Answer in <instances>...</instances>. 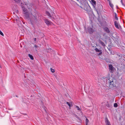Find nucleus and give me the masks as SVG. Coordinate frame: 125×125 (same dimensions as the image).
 <instances>
[{
	"label": "nucleus",
	"mask_w": 125,
	"mask_h": 125,
	"mask_svg": "<svg viewBox=\"0 0 125 125\" xmlns=\"http://www.w3.org/2000/svg\"><path fill=\"white\" fill-rule=\"evenodd\" d=\"M101 82L106 84L107 86L109 89L113 90L116 87L115 84V80L112 77H103L101 78Z\"/></svg>",
	"instance_id": "obj_1"
},
{
	"label": "nucleus",
	"mask_w": 125,
	"mask_h": 125,
	"mask_svg": "<svg viewBox=\"0 0 125 125\" xmlns=\"http://www.w3.org/2000/svg\"><path fill=\"white\" fill-rule=\"evenodd\" d=\"M30 21L32 25L36 24L38 21L37 16L36 15H33L31 14L29 18Z\"/></svg>",
	"instance_id": "obj_2"
},
{
	"label": "nucleus",
	"mask_w": 125,
	"mask_h": 125,
	"mask_svg": "<svg viewBox=\"0 0 125 125\" xmlns=\"http://www.w3.org/2000/svg\"><path fill=\"white\" fill-rule=\"evenodd\" d=\"M21 4L25 5H26L28 9L30 8L32 6V4L28 3V2H22Z\"/></svg>",
	"instance_id": "obj_3"
},
{
	"label": "nucleus",
	"mask_w": 125,
	"mask_h": 125,
	"mask_svg": "<svg viewBox=\"0 0 125 125\" xmlns=\"http://www.w3.org/2000/svg\"><path fill=\"white\" fill-rule=\"evenodd\" d=\"M24 14V16L25 18L28 20L29 19L30 17H29L30 15L29 13L28 12H27Z\"/></svg>",
	"instance_id": "obj_4"
},
{
	"label": "nucleus",
	"mask_w": 125,
	"mask_h": 125,
	"mask_svg": "<svg viewBox=\"0 0 125 125\" xmlns=\"http://www.w3.org/2000/svg\"><path fill=\"white\" fill-rule=\"evenodd\" d=\"M88 32L90 33H92L94 32V30L91 27H89L88 28Z\"/></svg>",
	"instance_id": "obj_5"
},
{
	"label": "nucleus",
	"mask_w": 125,
	"mask_h": 125,
	"mask_svg": "<svg viewBox=\"0 0 125 125\" xmlns=\"http://www.w3.org/2000/svg\"><path fill=\"white\" fill-rule=\"evenodd\" d=\"M105 123L106 125H111L110 122L107 118H105Z\"/></svg>",
	"instance_id": "obj_6"
},
{
	"label": "nucleus",
	"mask_w": 125,
	"mask_h": 125,
	"mask_svg": "<svg viewBox=\"0 0 125 125\" xmlns=\"http://www.w3.org/2000/svg\"><path fill=\"white\" fill-rule=\"evenodd\" d=\"M44 21L45 22L47 25H49L51 24V22L48 21L47 19H45Z\"/></svg>",
	"instance_id": "obj_7"
},
{
	"label": "nucleus",
	"mask_w": 125,
	"mask_h": 125,
	"mask_svg": "<svg viewBox=\"0 0 125 125\" xmlns=\"http://www.w3.org/2000/svg\"><path fill=\"white\" fill-rule=\"evenodd\" d=\"M106 105L108 107L111 108L112 106V104L111 103H110L107 102L106 104Z\"/></svg>",
	"instance_id": "obj_8"
},
{
	"label": "nucleus",
	"mask_w": 125,
	"mask_h": 125,
	"mask_svg": "<svg viewBox=\"0 0 125 125\" xmlns=\"http://www.w3.org/2000/svg\"><path fill=\"white\" fill-rule=\"evenodd\" d=\"M99 43L102 46H105V45L103 42L101 40H99L98 41Z\"/></svg>",
	"instance_id": "obj_9"
},
{
	"label": "nucleus",
	"mask_w": 125,
	"mask_h": 125,
	"mask_svg": "<svg viewBox=\"0 0 125 125\" xmlns=\"http://www.w3.org/2000/svg\"><path fill=\"white\" fill-rule=\"evenodd\" d=\"M21 7L22 9L23 10V11L24 13L27 12L26 9L25 8L24 6H23L22 5Z\"/></svg>",
	"instance_id": "obj_10"
},
{
	"label": "nucleus",
	"mask_w": 125,
	"mask_h": 125,
	"mask_svg": "<svg viewBox=\"0 0 125 125\" xmlns=\"http://www.w3.org/2000/svg\"><path fill=\"white\" fill-rule=\"evenodd\" d=\"M116 58L118 59H120L122 57V55L121 54H117L116 56Z\"/></svg>",
	"instance_id": "obj_11"
},
{
	"label": "nucleus",
	"mask_w": 125,
	"mask_h": 125,
	"mask_svg": "<svg viewBox=\"0 0 125 125\" xmlns=\"http://www.w3.org/2000/svg\"><path fill=\"white\" fill-rule=\"evenodd\" d=\"M104 30L106 32L108 33H109L110 32V31L109 30V29L108 28H105L104 29Z\"/></svg>",
	"instance_id": "obj_12"
},
{
	"label": "nucleus",
	"mask_w": 125,
	"mask_h": 125,
	"mask_svg": "<svg viewBox=\"0 0 125 125\" xmlns=\"http://www.w3.org/2000/svg\"><path fill=\"white\" fill-rule=\"evenodd\" d=\"M115 26L117 28H118V24L116 21H115Z\"/></svg>",
	"instance_id": "obj_13"
},
{
	"label": "nucleus",
	"mask_w": 125,
	"mask_h": 125,
	"mask_svg": "<svg viewBox=\"0 0 125 125\" xmlns=\"http://www.w3.org/2000/svg\"><path fill=\"white\" fill-rule=\"evenodd\" d=\"M109 69L111 71L113 70V66L111 64H110L109 66Z\"/></svg>",
	"instance_id": "obj_14"
},
{
	"label": "nucleus",
	"mask_w": 125,
	"mask_h": 125,
	"mask_svg": "<svg viewBox=\"0 0 125 125\" xmlns=\"http://www.w3.org/2000/svg\"><path fill=\"white\" fill-rule=\"evenodd\" d=\"M47 52H52V50L51 48H49L47 49Z\"/></svg>",
	"instance_id": "obj_15"
},
{
	"label": "nucleus",
	"mask_w": 125,
	"mask_h": 125,
	"mask_svg": "<svg viewBox=\"0 0 125 125\" xmlns=\"http://www.w3.org/2000/svg\"><path fill=\"white\" fill-rule=\"evenodd\" d=\"M28 56H29V57H30V58L31 60H33L34 58H33V56L32 55H31L30 54H28Z\"/></svg>",
	"instance_id": "obj_16"
},
{
	"label": "nucleus",
	"mask_w": 125,
	"mask_h": 125,
	"mask_svg": "<svg viewBox=\"0 0 125 125\" xmlns=\"http://www.w3.org/2000/svg\"><path fill=\"white\" fill-rule=\"evenodd\" d=\"M91 2L92 4L94 5H95L96 4V1L94 0H92Z\"/></svg>",
	"instance_id": "obj_17"
},
{
	"label": "nucleus",
	"mask_w": 125,
	"mask_h": 125,
	"mask_svg": "<svg viewBox=\"0 0 125 125\" xmlns=\"http://www.w3.org/2000/svg\"><path fill=\"white\" fill-rule=\"evenodd\" d=\"M46 14H47V15L49 16V17H51V16L50 13L48 11H46Z\"/></svg>",
	"instance_id": "obj_18"
},
{
	"label": "nucleus",
	"mask_w": 125,
	"mask_h": 125,
	"mask_svg": "<svg viewBox=\"0 0 125 125\" xmlns=\"http://www.w3.org/2000/svg\"><path fill=\"white\" fill-rule=\"evenodd\" d=\"M86 125H87L88 123L89 122V121L88 119L86 118Z\"/></svg>",
	"instance_id": "obj_19"
},
{
	"label": "nucleus",
	"mask_w": 125,
	"mask_h": 125,
	"mask_svg": "<svg viewBox=\"0 0 125 125\" xmlns=\"http://www.w3.org/2000/svg\"><path fill=\"white\" fill-rule=\"evenodd\" d=\"M75 107L79 111L81 110L79 108V107L77 105H75Z\"/></svg>",
	"instance_id": "obj_20"
},
{
	"label": "nucleus",
	"mask_w": 125,
	"mask_h": 125,
	"mask_svg": "<svg viewBox=\"0 0 125 125\" xmlns=\"http://www.w3.org/2000/svg\"><path fill=\"white\" fill-rule=\"evenodd\" d=\"M109 2L110 6L112 8H113V4L111 3L110 1H109Z\"/></svg>",
	"instance_id": "obj_21"
},
{
	"label": "nucleus",
	"mask_w": 125,
	"mask_h": 125,
	"mask_svg": "<svg viewBox=\"0 0 125 125\" xmlns=\"http://www.w3.org/2000/svg\"><path fill=\"white\" fill-rule=\"evenodd\" d=\"M95 50L96 52H100L101 51L99 50L97 48H96L95 49Z\"/></svg>",
	"instance_id": "obj_22"
},
{
	"label": "nucleus",
	"mask_w": 125,
	"mask_h": 125,
	"mask_svg": "<svg viewBox=\"0 0 125 125\" xmlns=\"http://www.w3.org/2000/svg\"><path fill=\"white\" fill-rule=\"evenodd\" d=\"M114 106L115 107H116L118 106V104L116 103H115L114 104Z\"/></svg>",
	"instance_id": "obj_23"
},
{
	"label": "nucleus",
	"mask_w": 125,
	"mask_h": 125,
	"mask_svg": "<svg viewBox=\"0 0 125 125\" xmlns=\"http://www.w3.org/2000/svg\"><path fill=\"white\" fill-rule=\"evenodd\" d=\"M15 2L19 3L20 1L21 0H13Z\"/></svg>",
	"instance_id": "obj_24"
},
{
	"label": "nucleus",
	"mask_w": 125,
	"mask_h": 125,
	"mask_svg": "<svg viewBox=\"0 0 125 125\" xmlns=\"http://www.w3.org/2000/svg\"><path fill=\"white\" fill-rule=\"evenodd\" d=\"M66 103H67V104H68V106L70 108V107H71V105L69 103V102H66Z\"/></svg>",
	"instance_id": "obj_25"
},
{
	"label": "nucleus",
	"mask_w": 125,
	"mask_h": 125,
	"mask_svg": "<svg viewBox=\"0 0 125 125\" xmlns=\"http://www.w3.org/2000/svg\"><path fill=\"white\" fill-rule=\"evenodd\" d=\"M51 71L52 72V73H53L55 71V70L54 69H52L51 68Z\"/></svg>",
	"instance_id": "obj_26"
},
{
	"label": "nucleus",
	"mask_w": 125,
	"mask_h": 125,
	"mask_svg": "<svg viewBox=\"0 0 125 125\" xmlns=\"http://www.w3.org/2000/svg\"><path fill=\"white\" fill-rule=\"evenodd\" d=\"M115 18L116 20H118V18L117 17L116 14V13H115Z\"/></svg>",
	"instance_id": "obj_27"
},
{
	"label": "nucleus",
	"mask_w": 125,
	"mask_h": 125,
	"mask_svg": "<svg viewBox=\"0 0 125 125\" xmlns=\"http://www.w3.org/2000/svg\"><path fill=\"white\" fill-rule=\"evenodd\" d=\"M0 34L3 36H4L3 34L0 30Z\"/></svg>",
	"instance_id": "obj_28"
},
{
	"label": "nucleus",
	"mask_w": 125,
	"mask_h": 125,
	"mask_svg": "<svg viewBox=\"0 0 125 125\" xmlns=\"http://www.w3.org/2000/svg\"><path fill=\"white\" fill-rule=\"evenodd\" d=\"M42 107L43 108H44V110H45V111L46 112V109H45V108H46L44 106H42Z\"/></svg>",
	"instance_id": "obj_29"
},
{
	"label": "nucleus",
	"mask_w": 125,
	"mask_h": 125,
	"mask_svg": "<svg viewBox=\"0 0 125 125\" xmlns=\"http://www.w3.org/2000/svg\"><path fill=\"white\" fill-rule=\"evenodd\" d=\"M33 39L34 41L35 42H36V38H33Z\"/></svg>",
	"instance_id": "obj_30"
},
{
	"label": "nucleus",
	"mask_w": 125,
	"mask_h": 125,
	"mask_svg": "<svg viewBox=\"0 0 125 125\" xmlns=\"http://www.w3.org/2000/svg\"><path fill=\"white\" fill-rule=\"evenodd\" d=\"M34 47H35V48H37L38 47V46H37V45H34Z\"/></svg>",
	"instance_id": "obj_31"
},
{
	"label": "nucleus",
	"mask_w": 125,
	"mask_h": 125,
	"mask_svg": "<svg viewBox=\"0 0 125 125\" xmlns=\"http://www.w3.org/2000/svg\"><path fill=\"white\" fill-rule=\"evenodd\" d=\"M106 61L107 62H108L109 61H108V59H106Z\"/></svg>",
	"instance_id": "obj_32"
},
{
	"label": "nucleus",
	"mask_w": 125,
	"mask_h": 125,
	"mask_svg": "<svg viewBox=\"0 0 125 125\" xmlns=\"http://www.w3.org/2000/svg\"><path fill=\"white\" fill-rule=\"evenodd\" d=\"M100 53H99V55H101V54H102V52H99Z\"/></svg>",
	"instance_id": "obj_33"
},
{
	"label": "nucleus",
	"mask_w": 125,
	"mask_h": 125,
	"mask_svg": "<svg viewBox=\"0 0 125 125\" xmlns=\"http://www.w3.org/2000/svg\"><path fill=\"white\" fill-rule=\"evenodd\" d=\"M18 10H17V11H16V13H18Z\"/></svg>",
	"instance_id": "obj_34"
},
{
	"label": "nucleus",
	"mask_w": 125,
	"mask_h": 125,
	"mask_svg": "<svg viewBox=\"0 0 125 125\" xmlns=\"http://www.w3.org/2000/svg\"><path fill=\"white\" fill-rule=\"evenodd\" d=\"M55 77H56V78H57V76H56V75H55Z\"/></svg>",
	"instance_id": "obj_35"
},
{
	"label": "nucleus",
	"mask_w": 125,
	"mask_h": 125,
	"mask_svg": "<svg viewBox=\"0 0 125 125\" xmlns=\"http://www.w3.org/2000/svg\"><path fill=\"white\" fill-rule=\"evenodd\" d=\"M107 0L109 2V1H110L109 0Z\"/></svg>",
	"instance_id": "obj_36"
},
{
	"label": "nucleus",
	"mask_w": 125,
	"mask_h": 125,
	"mask_svg": "<svg viewBox=\"0 0 125 125\" xmlns=\"http://www.w3.org/2000/svg\"><path fill=\"white\" fill-rule=\"evenodd\" d=\"M77 0L78 1H79V0Z\"/></svg>",
	"instance_id": "obj_37"
},
{
	"label": "nucleus",
	"mask_w": 125,
	"mask_h": 125,
	"mask_svg": "<svg viewBox=\"0 0 125 125\" xmlns=\"http://www.w3.org/2000/svg\"><path fill=\"white\" fill-rule=\"evenodd\" d=\"M17 18H19V17H18L17 16Z\"/></svg>",
	"instance_id": "obj_38"
},
{
	"label": "nucleus",
	"mask_w": 125,
	"mask_h": 125,
	"mask_svg": "<svg viewBox=\"0 0 125 125\" xmlns=\"http://www.w3.org/2000/svg\"><path fill=\"white\" fill-rule=\"evenodd\" d=\"M41 102H42V103H43V102H42V101H41Z\"/></svg>",
	"instance_id": "obj_39"
}]
</instances>
